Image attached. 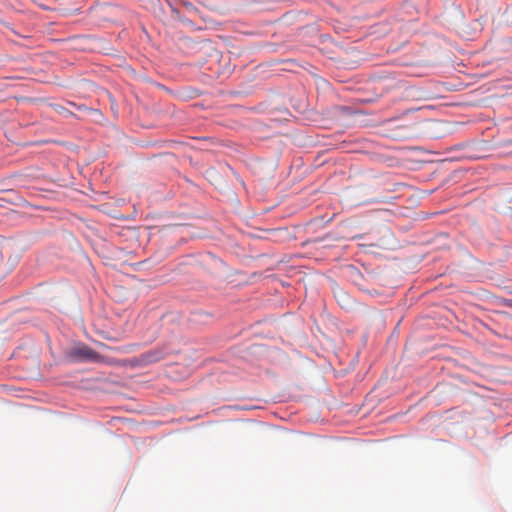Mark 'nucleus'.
<instances>
[{
    "label": "nucleus",
    "instance_id": "nucleus-1",
    "mask_svg": "<svg viewBox=\"0 0 512 512\" xmlns=\"http://www.w3.org/2000/svg\"><path fill=\"white\" fill-rule=\"evenodd\" d=\"M70 355L73 358H76L79 360H85V361H91V362H97V363H102V362H107L109 364L113 363V361L107 360L104 356L98 354L96 351H94L89 346L84 345V344L74 347L71 350Z\"/></svg>",
    "mask_w": 512,
    "mask_h": 512
},
{
    "label": "nucleus",
    "instance_id": "nucleus-2",
    "mask_svg": "<svg viewBox=\"0 0 512 512\" xmlns=\"http://www.w3.org/2000/svg\"><path fill=\"white\" fill-rule=\"evenodd\" d=\"M164 358V353L162 351H149L142 355V359L145 363H154L160 361Z\"/></svg>",
    "mask_w": 512,
    "mask_h": 512
}]
</instances>
